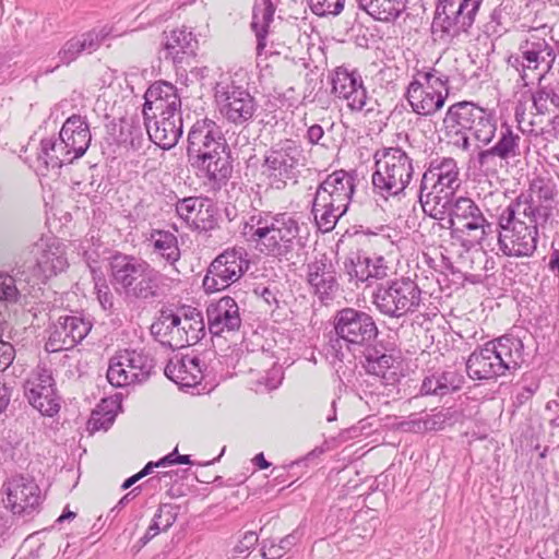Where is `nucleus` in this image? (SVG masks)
I'll return each mask as SVG.
<instances>
[{
  "instance_id": "nucleus-1",
  "label": "nucleus",
  "mask_w": 559,
  "mask_h": 559,
  "mask_svg": "<svg viewBox=\"0 0 559 559\" xmlns=\"http://www.w3.org/2000/svg\"><path fill=\"white\" fill-rule=\"evenodd\" d=\"M555 185L536 178L498 215V251L504 257H532L537 249L538 226L551 214Z\"/></svg>"
},
{
  "instance_id": "nucleus-2",
  "label": "nucleus",
  "mask_w": 559,
  "mask_h": 559,
  "mask_svg": "<svg viewBox=\"0 0 559 559\" xmlns=\"http://www.w3.org/2000/svg\"><path fill=\"white\" fill-rule=\"evenodd\" d=\"M187 155L198 174L218 188L233 173L226 140L212 119L204 118L193 123L188 133Z\"/></svg>"
},
{
  "instance_id": "nucleus-3",
  "label": "nucleus",
  "mask_w": 559,
  "mask_h": 559,
  "mask_svg": "<svg viewBox=\"0 0 559 559\" xmlns=\"http://www.w3.org/2000/svg\"><path fill=\"white\" fill-rule=\"evenodd\" d=\"M143 117L150 140L163 150L174 147L182 135L181 99L166 82L152 84L144 95Z\"/></svg>"
},
{
  "instance_id": "nucleus-4",
  "label": "nucleus",
  "mask_w": 559,
  "mask_h": 559,
  "mask_svg": "<svg viewBox=\"0 0 559 559\" xmlns=\"http://www.w3.org/2000/svg\"><path fill=\"white\" fill-rule=\"evenodd\" d=\"M109 275L112 285L127 298L142 302L163 299L168 290V277L146 260L121 252L109 259Z\"/></svg>"
},
{
  "instance_id": "nucleus-5",
  "label": "nucleus",
  "mask_w": 559,
  "mask_h": 559,
  "mask_svg": "<svg viewBox=\"0 0 559 559\" xmlns=\"http://www.w3.org/2000/svg\"><path fill=\"white\" fill-rule=\"evenodd\" d=\"M300 231L299 221L288 212H255L245 221L241 235L261 253L286 257L292 253Z\"/></svg>"
},
{
  "instance_id": "nucleus-6",
  "label": "nucleus",
  "mask_w": 559,
  "mask_h": 559,
  "mask_svg": "<svg viewBox=\"0 0 559 559\" xmlns=\"http://www.w3.org/2000/svg\"><path fill=\"white\" fill-rule=\"evenodd\" d=\"M444 139L448 144L463 152L472 147L469 134L484 145L489 144L497 131L491 112L473 102H457L448 107L442 119Z\"/></svg>"
},
{
  "instance_id": "nucleus-7",
  "label": "nucleus",
  "mask_w": 559,
  "mask_h": 559,
  "mask_svg": "<svg viewBox=\"0 0 559 559\" xmlns=\"http://www.w3.org/2000/svg\"><path fill=\"white\" fill-rule=\"evenodd\" d=\"M520 337L504 334L476 348L466 360V372L473 380H491L514 373L524 361Z\"/></svg>"
},
{
  "instance_id": "nucleus-8",
  "label": "nucleus",
  "mask_w": 559,
  "mask_h": 559,
  "mask_svg": "<svg viewBox=\"0 0 559 559\" xmlns=\"http://www.w3.org/2000/svg\"><path fill=\"white\" fill-rule=\"evenodd\" d=\"M460 186V170L454 158L431 159L419 187V202L424 212L432 218H445L448 205Z\"/></svg>"
},
{
  "instance_id": "nucleus-9",
  "label": "nucleus",
  "mask_w": 559,
  "mask_h": 559,
  "mask_svg": "<svg viewBox=\"0 0 559 559\" xmlns=\"http://www.w3.org/2000/svg\"><path fill=\"white\" fill-rule=\"evenodd\" d=\"M437 219L441 222L442 228L454 229L465 236L469 247L480 246L485 251H495V239L498 246L499 225L488 222L479 206L469 198L452 200L445 218Z\"/></svg>"
},
{
  "instance_id": "nucleus-10",
  "label": "nucleus",
  "mask_w": 559,
  "mask_h": 559,
  "mask_svg": "<svg viewBox=\"0 0 559 559\" xmlns=\"http://www.w3.org/2000/svg\"><path fill=\"white\" fill-rule=\"evenodd\" d=\"M333 331L328 354L342 361L346 352L368 347L378 336L379 330L371 314L355 308H343L333 317Z\"/></svg>"
},
{
  "instance_id": "nucleus-11",
  "label": "nucleus",
  "mask_w": 559,
  "mask_h": 559,
  "mask_svg": "<svg viewBox=\"0 0 559 559\" xmlns=\"http://www.w3.org/2000/svg\"><path fill=\"white\" fill-rule=\"evenodd\" d=\"M483 0H439L431 23V37L442 46L456 45L475 22Z\"/></svg>"
},
{
  "instance_id": "nucleus-12",
  "label": "nucleus",
  "mask_w": 559,
  "mask_h": 559,
  "mask_svg": "<svg viewBox=\"0 0 559 559\" xmlns=\"http://www.w3.org/2000/svg\"><path fill=\"white\" fill-rule=\"evenodd\" d=\"M372 186L383 197L403 192L414 176L413 158L401 147H384L373 154Z\"/></svg>"
},
{
  "instance_id": "nucleus-13",
  "label": "nucleus",
  "mask_w": 559,
  "mask_h": 559,
  "mask_svg": "<svg viewBox=\"0 0 559 559\" xmlns=\"http://www.w3.org/2000/svg\"><path fill=\"white\" fill-rule=\"evenodd\" d=\"M555 59L552 46L540 36L539 29H534L521 43L519 51L508 58V66L527 86L535 81L540 82L552 68Z\"/></svg>"
},
{
  "instance_id": "nucleus-14",
  "label": "nucleus",
  "mask_w": 559,
  "mask_h": 559,
  "mask_svg": "<svg viewBox=\"0 0 559 559\" xmlns=\"http://www.w3.org/2000/svg\"><path fill=\"white\" fill-rule=\"evenodd\" d=\"M302 146L293 139H282L271 145L264 154L263 175L272 188L282 190L290 180H296L299 168L305 165Z\"/></svg>"
},
{
  "instance_id": "nucleus-15",
  "label": "nucleus",
  "mask_w": 559,
  "mask_h": 559,
  "mask_svg": "<svg viewBox=\"0 0 559 559\" xmlns=\"http://www.w3.org/2000/svg\"><path fill=\"white\" fill-rule=\"evenodd\" d=\"M372 301L382 314L400 319L418 310L421 289L411 278L388 281L377 287Z\"/></svg>"
},
{
  "instance_id": "nucleus-16",
  "label": "nucleus",
  "mask_w": 559,
  "mask_h": 559,
  "mask_svg": "<svg viewBox=\"0 0 559 559\" xmlns=\"http://www.w3.org/2000/svg\"><path fill=\"white\" fill-rule=\"evenodd\" d=\"M250 267L247 251L234 247L219 253L207 266L202 281L204 292L214 294L222 292L238 282Z\"/></svg>"
},
{
  "instance_id": "nucleus-17",
  "label": "nucleus",
  "mask_w": 559,
  "mask_h": 559,
  "mask_svg": "<svg viewBox=\"0 0 559 559\" xmlns=\"http://www.w3.org/2000/svg\"><path fill=\"white\" fill-rule=\"evenodd\" d=\"M332 94L346 104L352 112L368 115L374 110L376 100L368 95L358 70L337 67L331 75Z\"/></svg>"
},
{
  "instance_id": "nucleus-18",
  "label": "nucleus",
  "mask_w": 559,
  "mask_h": 559,
  "mask_svg": "<svg viewBox=\"0 0 559 559\" xmlns=\"http://www.w3.org/2000/svg\"><path fill=\"white\" fill-rule=\"evenodd\" d=\"M215 98L223 117L237 126L250 121L258 108L254 97L248 91L238 86L217 84Z\"/></svg>"
},
{
  "instance_id": "nucleus-19",
  "label": "nucleus",
  "mask_w": 559,
  "mask_h": 559,
  "mask_svg": "<svg viewBox=\"0 0 559 559\" xmlns=\"http://www.w3.org/2000/svg\"><path fill=\"white\" fill-rule=\"evenodd\" d=\"M91 323L75 316H58L48 330L45 349L48 353H58L72 349L82 342L91 331Z\"/></svg>"
},
{
  "instance_id": "nucleus-20",
  "label": "nucleus",
  "mask_w": 559,
  "mask_h": 559,
  "mask_svg": "<svg viewBox=\"0 0 559 559\" xmlns=\"http://www.w3.org/2000/svg\"><path fill=\"white\" fill-rule=\"evenodd\" d=\"M176 212L195 230L209 231L217 225V209L209 198H183L176 203Z\"/></svg>"
},
{
  "instance_id": "nucleus-21",
  "label": "nucleus",
  "mask_w": 559,
  "mask_h": 559,
  "mask_svg": "<svg viewBox=\"0 0 559 559\" xmlns=\"http://www.w3.org/2000/svg\"><path fill=\"white\" fill-rule=\"evenodd\" d=\"M307 282L313 294L318 296L322 302L334 298L338 289V283L336 280V271L326 254H319L312 262L308 263Z\"/></svg>"
},
{
  "instance_id": "nucleus-22",
  "label": "nucleus",
  "mask_w": 559,
  "mask_h": 559,
  "mask_svg": "<svg viewBox=\"0 0 559 559\" xmlns=\"http://www.w3.org/2000/svg\"><path fill=\"white\" fill-rule=\"evenodd\" d=\"M162 47L165 59L179 69L188 58L197 55L199 41L191 29L181 26L163 33Z\"/></svg>"
},
{
  "instance_id": "nucleus-23",
  "label": "nucleus",
  "mask_w": 559,
  "mask_h": 559,
  "mask_svg": "<svg viewBox=\"0 0 559 559\" xmlns=\"http://www.w3.org/2000/svg\"><path fill=\"white\" fill-rule=\"evenodd\" d=\"M111 33L112 26L104 25L72 37L59 50V63L56 68H58L60 63L70 64L82 53H93L100 47L102 43L111 35Z\"/></svg>"
},
{
  "instance_id": "nucleus-24",
  "label": "nucleus",
  "mask_w": 559,
  "mask_h": 559,
  "mask_svg": "<svg viewBox=\"0 0 559 559\" xmlns=\"http://www.w3.org/2000/svg\"><path fill=\"white\" fill-rule=\"evenodd\" d=\"M346 273L357 282H369L370 280H383L388 276L389 266L382 255L368 254L358 250L350 252L345 262Z\"/></svg>"
},
{
  "instance_id": "nucleus-25",
  "label": "nucleus",
  "mask_w": 559,
  "mask_h": 559,
  "mask_svg": "<svg viewBox=\"0 0 559 559\" xmlns=\"http://www.w3.org/2000/svg\"><path fill=\"white\" fill-rule=\"evenodd\" d=\"M209 331L214 336L225 332L238 331L241 326L239 307L234 298L222 297L217 302L211 304L206 309Z\"/></svg>"
},
{
  "instance_id": "nucleus-26",
  "label": "nucleus",
  "mask_w": 559,
  "mask_h": 559,
  "mask_svg": "<svg viewBox=\"0 0 559 559\" xmlns=\"http://www.w3.org/2000/svg\"><path fill=\"white\" fill-rule=\"evenodd\" d=\"M355 192V177L350 173L340 169L328 175L317 187L314 195L348 209Z\"/></svg>"
},
{
  "instance_id": "nucleus-27",
  "label": "nucleus",
  "mask_w": 559,
  "mask_h": 559,
  "mask_svg": "<svg viewBox=\"0 0 559 559\" xmlns=\"http://www.w3.org/2000/svg\"><path fill=\"white\" fill-rule=\"evenodd\" d=\"M203 364L197 355H175L165 367V376L180 386L193 388L203 379Z\"/></svg>"
},
{
  "instance_id": "nucleus-28",
  "label": "nucleus",
  "mask_w": 559,
  "mask_h": 559,
  "mask_svg": "<svg viewBox=\"0 0 559 559\" xmlns=\"http://www.w3.org/2000/svg\"><path fill=\"white\" fill-rule=\"evenodd\" d=\"M522 138L513 131L512 127L502 123L499 129L498 141L488 150L480 151L477 160L480 166L487 165L492 157L500 159H514L522 156Z\"/></svg>"
},
{
  "instance_id": "nucleus-29",
  "label": "nucleus",
  "mask_w": 559,
  "mask_h": 559,
  "mask_svg": "<svg viewBox=\"0 0 559 559\" xmlns=\"http://www.w3.org/2000/svg\"><path fill=\"white\" fill-rule=\"evenodd\" d=\"M7 507L15 515L31 518L35 510V484L23 476L14 477L8 483Z\"/></svg>"
},
{
  "instance_id": "nucleus-30",
  "label": "nucleus",
  "mask_w": 559,
  "mask_h": 559,
  "mask_svg": "<svg viewBox=\"0 0 559 559\" xmlns=\"http://www.w3.org/2000/svg\"><path fill=\"white\" fill-rule=\"evenodd\" d=\"M448 96L449 92H431L415 80L409 82L405 93L412 110L421 116H432L438 112L444 106Z\"/></svg>"
},
{
  "instance_id": "nucleus-31",
  "label": "nucleus",
  "mask_w": 559,
  "mask_h": 559,
  "mask_svg": "<svg viewBox=\"0 0 559 559\" xmlns=\"http://www.w3.org/2000/svg\"><path fill=\"white\" fill-rule=\"evenodd\" d=\"M464 382V376L455 369L436 370L423 379L420 394L442 397L461 390Z\"/></svg>"
},
{
  "instance_id": "nucleus-32",
  "label": "nucleus",
  "mask_w": 559,
  "mask_h": 559,
  "mask_svg": "<svg viewBox=\"0 0 559 559\" xmlns=\"http://www.w3.org/2000/svg\"><path fill=\"white\" fill-rule=\"evenodd\" d=\"M59 134L61 140L74 152V157H82L90 146V127L86 119L80 115L70 116L64 121Z\"/></svg>"
},
{
  "instance_id": "nucleus-33",
  "label": "nucleus",
  "mask_w": 559,
  "mask_h": 559,
  "mask_svg": "<svg viewBox=\"0 0 559 559\" xmlns=\"http://www.w3.org/2000/svg\"><path fill=\"white\" fill-rule=\"evenodd\" d=\"M531 99L535 115L550 117L552 128L559 130V83L543 85L539 82Z\"/></svg>"
},
{
  "instance_id": "nucleus-34",
  "label": "nucleus",
  "mask_w": 559,
  "mask_h": 559,
  "mask_svg": "<svg viewBox=\"0 0 559 559\" xmlns=\"http://www.w3.org/2000/svg\"><path fill=\"white\" fill-rule=\"evenodd\" d=\"M109 133L118 145L133 151L141 150L145 141L139 117L121 118L119 122L111 123Z\"/></svg>"
},
{
  "instance_id": "nucleus-35",
  "label": "nucleus",
  "mask_w": 559,
  "mask_h": 559,
  "mask_svg": "<svg viewBox=\"0 0 559 559\" xmlns=\"http://www.w3.org/2000/svg\"><path fill=\"white\" fill-rule=\"evenodd\" d=\"M68 261L63 246L53 239L37 258V281H46L67 269Z\"/></svg>"
},
{
  "instance_id": "nucleus-36",
  "label": "nucleus",
  "mask_w": 559,
  "mask_h": 559,
  "mask_svg": "<svg viewBox=\"0 0 559 559\" xmlns=\"http://www.w3.org/2000/svg\"><path fill=\"white\" fill-rule=\"evenodd\" d=\"M180 348L195 345L205 336L203 314L195 308H189L179 313Z\"/></svg>"
},
{
  "instance_id": "nucleus-37",
  "label": "nucleus",
  "mask_w": 559,
  "mask_h": 559,
  "mask_svg": "<svg viewBox=\"0 0 559 559\" xmlns=\"http://www.w3.org/2000/svg\"><path fill=\"white\" fill-rule=\"evenodd\" d=\"M179 313L171 310H162L158 318L151 325V333L162 345L170 348H180Z\"/></svg>"
},
{
  "instance_id": "nucleus-38",
  "label": "nucleus",
  "mask_w": 559,
  "mask_h": 559,
  "mask_svg": "<svg viewBox=\"0 0 559 559\" xmlns=\"http://www.w3.org/2000/svg\"><path fill=\"white\" fill-rule=\"evenodd\" d=\"M41 154L37 157V162H43L46 169H59L63 164L72 163L74 152L59 136L58 139H44L40 142Z\"/></svg>"
},
{
  "instance_id": "nucleus-39",
  "label": "nucleus",
  "mask_w": 559,
  "mask_h": 559,
  "mask_svg": "<svg viewBox=\"0 0 559 559\" xmlns=\"http://www.w3.org/2000/svg\"><path fill=\"white\" fill-rule=\"evenodd\" d=\"M275 7L272 0H255L252 10L251 27L257 37V55L261 56L266 43L265 38L270 23L273 21Z\"/></svg>"
},
{
  "instance_id": "nucleus-40",
  "label": "nucleus",
  "mask_w": 559,
  "mask_h": 559,
  "mask_svg": "<svg viewBox=\"0 0 559 559\" xmlns=\"http://www.w3.org/2000/svg\"><path fill=\"white\" fill-rule=\"evenodd\" d=\"M347 210L345 206H338L336 203L328 201L325 194L323 198L313 197L311 213L318 228L323 233L331 231Z\"/></svg>"
},
{
  "instance_id": "nucleus-41",
  "label": "nucleus",
  "mask_w": 559,
  "mask_h": 559,
  "mask_svg": "<svg viewBox=\"0 0 559 559\" xmlns=\"http://www.w3.org/2000/svg\"><path fill=\"white\" fill-rule=\"evenodd\" d=\"M357 3L374 20L392 22L406 10L408 0H357Z\"/></svg>"
},
{
  "instance_id": "nucleus-42",
  "label": "nucleus",
  "mask_w": 559,
  "mask_h": 559,
  "mask_svg": "<svg viewBox=\"0 0 559 559\" xmlns=\"http://www.w3.org/2000/svg\"><path fill=\"white\" fill-rule=\"evenodd\" d=\"M153 252L169 263L171 266L181 258L178 238L169 230L154 229L150 237Z\"/></svg>"
},
{
  "instance_id": "nucleus-43",
  "label": "nucleus",
  "mask_w": 559,
  "mask_h": 559,
  "mask_svg": "<svg viewBox=\"0 0 559 559\" xmlns=\"http://www.w3.org/2000/svg\"><path fill=\"white\" fill-rule=\"evenodd\" d=\"M394 357L388 354H379L376 349H368L365 355L364 367L369 374L381 379L382 384H389L395 380Z\"/></svg>"
},
{
  "instance_id": "nucleus-44",
  "label": "nucleus",
  "mask_w": 559,
  "mask_h": 559,
  "mask_svg": "<svg viewBox=\"0 0 559 559\" xmlns=\"http://www.w3.org/2000/svg\"><path fill=\"white\" fill-rule=\"evenodd\" d=\"M120 355L124 364H128L126 366L128 372L134 374L138 383L144 382L150 378L155 364L154 359L148 354L127 349L121 352Z\"/></svg>"
},
{
  "instance_id": "nucleus-45",
  "label": "nucleus",
  "mask_w": 559,
  "mask_h": 559,
  "mask_svg": "<svg viewBox=\"0 0 559 559\" xmlns=\"http://www.w3.org/2000/svg\"><path fill=\"white\" fill-rule=\"evenodd\" d=\"M127 365L128 364H124L123 359H121L120 353L110 359L107 370V380L112 386L122 388L138 383L134 374L128 372Z\"/></svg>"
},
{
  "instance_id": "nucleus-46",
  "label": "nucleus",
  "mask_w": 559,
  "mask_h": 559,
  "mask_svg": "<svg viewBox=\"0 0 559 559\" xmlns=\"http://www.w3.org/2000/svg\"><path fill=\"white\" fill-rule=\"evenodd\" d=\"M61 401L56 388L43 385V391H37V412L52 418L59 414Z\"/></svg>"
},
{
  "instance_id": "nucleus-47",
  "label": "nucleus",
  "mask_w": 559,
  "mask_h": 559,
  "mask_svg": "<svg viewBox=\"0 0 559 559\" xmlns=\"http://www.w3.org/2000/svg\"><path fill=\"white\" fill-rule=\"evenodd\" d=\"M413 80L420 82L421 85L431 92H449V76L433 68L428 70H417Z\"/></svg>"
},
{
  "instance_id": "nucleus-48",
  "label": "nucleus",
  "mask_w": 559,
  "mask_h": 559,
  "mask_svg": "<svg viewBox=\"0 0 559 559\" xmlns=\"http://www.w3.org/2000/svg\"><path fill=\"white\" fill-rule=\"evenodd\" d=\"M450 418L451 416L448 412H438L432 415H426L423 418H413L405 423V425L415 432L440 430Z\"/></svg>"
},
{
  "instance_id": "nucleus-49",
  "label": "nucleus",
  "mask_w": 559,
  "mask_h": 559,
  "mask_svg": "<svg viewBox=\"0 0 559 559\" xmlns=\"http://www.w3.org/2000/svg\"><path fill=\"white\" fill-rule=\"evenodd\" d=\"M312 12L319 16L337 15L344 8L345 0H308Z\"/></svg>"
},
{
  "instance_id": "nucleus-50",
  "label": "nucleus",
  "mask_w": 559,
  "mask_h": 559,
  "mask_svg": "<svg viewBox=\"0 0 559 559\" xmlns=\"http://www.w3.org/2000/svg\"><path fill=\"white\" fill-rule=\"evenodd\" d=\"M179 507L171 503L160 504L154 519L158 522L163 531H167L177 520Z\"/></svg>"
},
{
  "instance_id": "nucleus-51",
  "label": "nucleus",
  "mask_w": 559,
  "mask_h": 559,
  "mask_svg": "<svg viewBox=\"0 0 559 559\" xmlns=\"http://www.w3.org/2000/svg\"><path fill=\"white\" fill-rule=\"evenodd\" d=\"M115 420V414L112 412L102 413L96 409L92 413V416L88 420V426L92 431L98 430H107Z\"/></svg>"
},
{
  "instance_id": "nucleus-52",
  "label": "nucleus",
  "mask_w": 559,
  "mask_h": 559,
  "mask_svg": "<svg viewBox=\"0 0 559 559\" xmlns=\"http://www.w3.org/2000/svg\"><path fill=\"white\" fill-rule=\"evenodd\" d=\"M261 555L263 559H281L285 556V551L280 542L270 538L262 542Z\"/></svg>"
},
{
  "instance_id": "nucleus-53",
  "label": "nucleus",
  "mask_w": 559,
  "mask_h": 559,
  "mask_svg": "<svg viewBox=\"0 0 559 559\" xmlns=\"http://www.w3.org/2000/svg\"><path fill=\"white\" fill-rule=\"evenodd\" d=\"M94 290L102 308L106 311H110L114 307L115 297L107 282H100L99 287L94 288Z\"/></svg>"
},
{
  "instance_id": "nucleus-54",
  "label": "nucleus",
  "mask_w": 559,
  "mask_h": 559,
  "mask_svg": "<svg viewBox=\"0 0 559 559\" xmlns=\"http://www.w3.org/2000/svg\"><path fill=\"white\" fill-rule=\"evenodd\" d=\"M16 295V287L11 276L0 275V300H11Z\"/></svg>"
},
{
  "instance_id": "nucleus-55",
  "label": "nucleus",
  "mask_w": 559,
  "mask_h": 559,
  "mask_svg": "<svg viewBox=\"0 0 559 559\" xmlns=\"http://www.w3.org/2000/svg\"><path fill=\"white\" fill-rule=\"evenodd\" d=\"M258 535L257 533L250 531L245 533L242 538L237 543V545L234 548V551L237 554H243L252 549L255 544L258 543Z\"/></svg>"
},
{
  "instance_id": "nucleus-56",
  "label": "nucleus",
  "mask_w": 559,
  "mask_h": 559,
  "mask_svg": "<svg viewBox=\"0 0 559 559\" xmlns=\"http://www.w3.org/2000/svg\"><path fill=\"white\" fill-rule=\"evenodd\" d=\"M43 385L56 388L51 371L45 368L37 369V391H43Z\"/></svg>"
},
{
  "instance_id": "nucleus-57",
  "label": "nucleus",
  "mask_w": 559,
  "mask_h": 559,
  "mask_svg": "<svg viewBox=\"0 0 559 559\" xmlns=\"http://www.w3.org/2000/svg\"><path fill=\"white\" fill-rule=\"evenodd\" d=\"M301 536L302 534L298 530H296L278 540L285 554H287L294 546H296L300 542Z\"/></svg>"
},
{
  "instance_id": "nucleus-58",
  "label": "nucleus",
  "mask_w": 559,
  "mask_h": 559,
  "mask_svg": "<svg viewBox=\"0 0 559 559\" xmlns=\"http://www.w3.org/2000/svg\"><path fill=\"white\" fill-rule=\"evenodd\" d=\"M142 487L136 486L132 490H130L128 493H126L118 502L117 504L110 510V513L119 512L121 509H123L130 501H132L134 498H136L141 492Z\"/></svg>"
},
{
  "instance_id": "nucleus-59",
  "label": "nucleus",
  "mask_w": 559,
  "mask_h": 559,
  "mask_svg": "<svg viewBox=\"0 0 559 559\" xmlns=\"http://www.w3.org/2000/svg\"><path fill=\"white\" fill-rule=\"evenodd\" d=\"M13 348L1 341L0 344V369H4L11 364Z\"/></svg>"
},
{
  "instance_id": "nucleus-60",
  "label": "nucleus",
  "mask_w": 559,
  "mask_h": 559,
  "mask_svg": "<svg viewBox=\"0 0 559 559\" xmlns=\"http://www.w3.org/2000/svg\"><path fill=\"white\" fill-rule=\"evenodd\" d=\"M324 134L323 128L320 124H312L307 130V139L311 144H317Z\"/></svg>"
},
{
  "instance_id": "nucleus-61",
  "label": "nucleus",
  "mask_w": 559,
  "mask_h": 559,
  "mask_svg": "<svg viewBox=\"0 0 559 559\" xmlns=\"http://www.w3.org/2000/svg\"><path fill=\"white\" fill-rule=\"evenodd\" d=\"M254 293L259 296H261L263 298V300L272 306V305H277V298H276V295L275 293L270 289L269 287H262V288H255L254 289Z\"/></svg>"
},
{
  "instance_id": "nucleus-62",
  "label": "nucleus",
  "mask_w": 559,
  "mask_h": 559,
  "mask_svg": "<svg viewBox=\"0 0 559 559\" xmlns=\"http://www.w3.org/2000/svg\"><path fill=\"white\" fill-rule=\"evenodd\" d=\"M163 528L158 524V522L153 518L151 525L146 530L145 534L141 538V542L145 545L147 544L152 538H154L159 532H162Z\"/></svg>"
},
{
  "instance_id": "nucleus-63",
  "label": "nucleus",
  "mask_w": 559,
  "mask_h": 559,
  "mask_svg": "<svg viewBox=\"0 0 559 559\" xmlns=\"http://www.w3.org/2000/svg\"><path fill=\"white\" fill-rule=\"evenodd\" d=\"M24 393L32 406H35V382L31 379L25 380L24 382Z\"/></svg>"
},
{
  "instance_id": "nucleus-64",
  "label": "nucleus",
  "mask_w": 559,
  "mask_h": 559,
  "mask_svg": "<svg viewBox=\"0 0 559 559\" xmlns=\"http://www.w3.org/2000/svg\"><path fill=\"white\" fill-rule=\"evenodd\" d=\"M548 269L559 276V249H554L550 253Z\"/></svg>"
}]
</instances>
